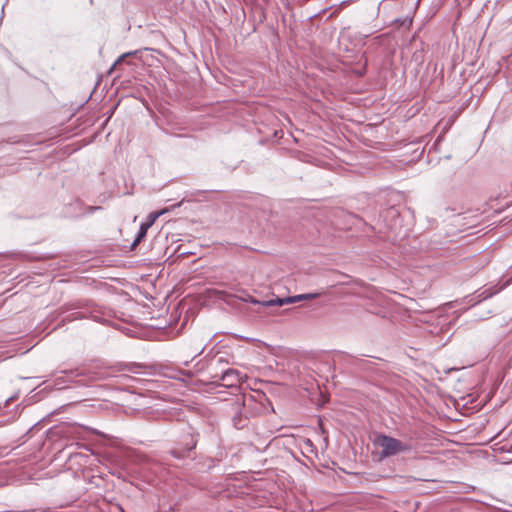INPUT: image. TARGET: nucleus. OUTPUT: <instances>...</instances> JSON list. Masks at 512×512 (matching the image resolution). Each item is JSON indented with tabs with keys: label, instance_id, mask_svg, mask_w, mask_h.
I'll return each mask as SVG.
<instances>
[{
	"label": "nucleus",
	"instance_id": "obj_4",
	"mask_svg": "<svg viewBox=\"0 0 512 512\" xmlns=\"http://www.w3.org/2000/svg\"><path fill=\"white\" fill-rule=\"evenodd\" d=\"M165 211H160V212H152L149 214L148 216V221L146 222L147 223V226H151L153 225V223L156 221V219L162 215Z\"/></svg>",
	"mask_w": 512,
	"mask_h": 512
},
{
	"label": "nucleus",
	"instance_id": "obj_6",
	"mask_svg": "<svg viewBox=\"0 0 512 512\" xmlns=\"http://www.w3.org/2000/svg\"><path fill=\"white\" fill-rule=\"evenodd\" d=\"M132 54H133V53L129 52V53H124L123 55H121V56L118 58V60L115 62V66H116L117 64H119L120 62H122V61L124 60V58H126V57H128V56H130V55H132Z\"/></svg>",
	"mask_w": 512,
	"mask_h": 512
},
{
	"label": "nucleus",
	"instance_id": "obj_5",
	"mask_svg": "<svg viewBox=\"0 0 512 512\" xmlns=\"http://www.w3.org/2000/svg\"><path fill=\"white\" fill-rule=\"evenodd\" d=\"M150 226H147V223H143L140 227V231H139V235L137 237V239L135 240V244L140 242L141 239L146 235L147 233V230Z\"/></svg>",
	"mask_w": 512,
	"mask_h": 512
},
{
	"label": "nucleus",
	"instance_id": "obj_2",
	"mask_svg": "<svg viewBox=\"0 0 512 512\" xmlns=\"http://www.w3.org/2000/svg\"><path fill=\"white\" fill-rule=\"evenodd\" d=\"M247 377L242 375L239 371L228 369L222 376V381L225 386L234 387L240 385Z\"/></svg>",
	"mask_w": 512,
	"mask_h": 512
},
{
	"label": "nucleus",
	"instance_id": "obj_3",
	"mask_svg": "<svg viewBox=\"0 0 512 512\" xmlns=\"http://www.w3.org/2000/svg\"><path fill=\"white\" fill-rule=\"evenodd\" d=\"M317 297V294H302V295H297V296H293V297H287V298H284V299H276V300H269V301H265L263 302L262 304L264 306H273V305H279V306H282L284 304H287V303H294V302H297V301H301V300H306V299H313V298H316Z\"/></svg>",
	"mask_w": 512,
	"mask_h": 512
},
{
	"label": "nucleus",
	"instance_id": "obj_7",
	"mask_svg": "<svg viewBox=\"0 0 512 512\" xmlns=\"http://www.w3.org/2000/svg\"><path fill=\"white\" fill-rule=\"evenodd\" d=\"M248 301H250L251 303H254V304L259 303V301L253 299L252 297H250V299Z\"/></svg>",
	"mask_w": 512,
	"mask_h": 512
},
{
	"label": "nucleus",
	"instance_id": "obj_1",
	"mask_svg": "<svg viewBox=\"0 0 512 512\" xmlns=\"http://www.w3.org/2000/svg\"><path fill=\"white\" fill-rule=\"evenodd\" d=\"M373 443L375 447L380 449V460L411 450V446L408 443L387 435H378Z\"/></svg>",
	"mask_w": 512,
	"mask_h": 512
}]
</instances>
